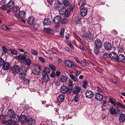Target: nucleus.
I'll return each instance as SVG.
<instances>
[{
  "instance_id": "1",
  "label": "nucleus",
  "mask_w": 125,
  "mask_h": 125,
  "mask_svg": "<svg viewBox=\"0 0 125 125\" xmlns=\"http://www.w3.org/2000/svg\"><path fill=\"white\" fill-rule=\"evenodd\" d=\"M61 21V18L60 16H57L54 18L53 20V22L55 24L56 27H57L59 26V24Z\"/></svg>"
},
{
  "instance_id": "2",
  "label": "nucleus",
  "mask_w": 125,
  "mask_h": 125,
  "mask_svg": "<svg viewBox=\"0 0 125 125\" xmlns=\"http://www.w3.org/2000/svg\"><path fill=\"white\" fill-rule=\"evenodd\" d=\"M14 115L11 118V124H15L19 122V116L17 114Z\"/></svg>"
},
{
  "instance_id": "3",
  "label": "nucleus",
  "mask_w": 125,
  "mask_h": 125,
  "mask_svg": "<svg viewBox=\"0 0 125 125\" xmlns=\"http://www.w3.org/2000/svg\"><path fill=\"white\" fill-rule=\"evenodd\" d=\"M40 66L36 65L34 67V69L32 70V73L36 75H39L40 73Z\"/></svg>"
},
{
  "instance_id": "4",
  "label": "nucleus",
  "mask_w": 125,
  "mask_h": 125,
  "mask_svg": "<svg viewBox=\"0 0 125 125\" xmlns=\"http://www.w3.org/2000/svg\"><path fill=\"white\" fill-rule=\"evenodd\" d=\"M125 60V57L123 54H120L117 56L116 61L121 63H123Z\"/></svg>"
},
{
  "instance_id": "5",
  "label": "nucleus",
  "mask_w": 125,
  "mask_h": 125,
  "mask_svg": "<svg viewBox=\"0 0 125 125\" xmlns=\"http://www.w3.org/2000/svg\"><path fill=\"white\" fill-rule=\"evenodd\" d=\"M16 16L19 19H23L26 17L25 12L24 11H20L19 12V13L16 15Z\"/></svg>"
},
{
  "instance_id": "6",
  "label": "nucleus",
  "mask_w": 125,
  "mask_h": 125,
  "mask_svg": "<svg viewBox=\"0 0 125 125\" xmlns=\"http://www.w3.org/2000/svg\"><path fill=\"white\" fill-rule=\"evenodd\" d=\"M69 90V88L65 85H63L61 87L60 91L61 93L64 94L68 92Z\"/></svg>"
},
{
  "instance_id": "7",
  "label": "nucleus",
  "mask_w": 125,
  "mask_h": 125,
  "mask_svg": "<svg viewBox=\"0 0 125 125\" xmlns=\"http://www.w3.org/2000/svg\"><path fill=\"white\" fill-rule=\"evenodd\" d=\"M94 43L95 47L97 48H100L102 46V41L99 39L95 40Z\"/></svg>"
},
{
  "instance_id": "8",
  "label": "nucleus",
  "mask_w": 125,
  "mask_h": 125,
  "mask_svg": "<svg viewBox=\"0 0 125 125\" xmlns=\"http://www.w3.org/2000/svg\"><path fill=\"white\" fill-rule=\"evenodd\" d=\"M64 62L65 65L68 67L72 68L74 66V65L71 61L68 60H64Z\"/></svg>"
},
{
  "instance_id": "9",
  "label": "nucleus",
  "mask_w": 125,
  "mask_h": 125,
  "mask_svg": "<svg viewBox=\"0 0 125 125\" xmlns=\"http://www.w3.org/2000/svg\"><path fill=\"white\" fill-rule=\"evenodd\" d=\"M80 14L83 17L85 16L87 13V10L86 8L85 7L80 8Z\"/></svg>"
},
{
  "instance_id": "10",
  "label": "nucleus",
  "mask_w": 125,
  "mask_h": 125,
  "mask_svg": "<svg viewBox=\"0 0 125 125\" xmlns=\"http://www.w3.org/2000/svg\"><path fill=\"white\" fill-rule=\"evenodd\" d=\"M27 120L26 116L24 115H21L19 117V121L22 123H24L26 121L27 122Z\"/></svg>"
},
{
  "instance_id": "11",
  "label": "nucleus",
  "mask_w": 125,
  "mask_h": 125,
  "mask_svg": "<svg viewBox=\"0 0 125 125\" xmlns=\"http://www.w3.org/2000/svg\"><path fill=\"white\" fill-rule=\"evenodd\" d=\"M81 91V88L78 86H76L74 87L72 91L73 94H77Z\"/></svg>"
},
{
  "instance_id": "12",
  "label": "nucleus",
  "mask_w": 125,
  "mask_h": 125,
  "mask_svg": "<svg viewBox=\"0 0 125 125\" xmlns=\"http://www.w3.org/2000/svg\"><path fill=\"white\" fill-rule=\"evenodd\" d=\"M119 110L118 109L116 110L115 108H114L113 107H111L109 109L110 114L112 115L116 114L118 113Z\"/></svg>"
},
{
  "instance_id": "13",
  "label": "nucleus",
  "mask_w": 125,
  "mask_h": 125,
  "mask_svg": "<svg viewBox=\"0 0 125 125\" xmlns=\"http://www.w3.org/2000/svg\"><path fill=\"white\" fill-rule=\"evenodd\" d=\"M20 69L19 67L17 65H15L12 69V72L15 74L19 72Z\"/></svg>"
},
{
  "instance_id": "14",
  "label": "nucleus",
  "mask_w": 125,
  "mask_h": 125,
  "mask_svg": "<svg viewBox=\"0 0 125 125\" xmlns=\"http://www.w3.org/2000/svg\"><path fill=\"white\" fill-rule=\"evenodd\" d=\"M95 99L98 101H101L103 100V95L100 93H97L95 95Z\"/></svg>"
},
{
  "instance_id": "15",
  "label": "nucleus",
  "mask_w": 125,
  "mask_h": 125,
  "mask_svg": "<svg viewBox=\"0 0 125 125\" xmlns=\"http://www.w3.org/2000/svg\"><path fill=\"white\" fill-rule=\"evenodd\" d=\"M14 114L15 112L13 110L9 109L7 112L6 115L8 117H11Z\"/></svg>"
},
{
  "instance_id": "16",
  "label": "nucleus",
  "mask_w": 125,
  "mask_h": 125,
  "mask_svg": "<svg viewBox=\"0 0 125 125\" xmlns=\"http://www.w3.org/2000/svg\"><path fill=\"white\" fill-rule=\"evenodd\" d=\"M104 46L105 49L107 50H109L111 49L112 47L110 43L108 42H105Z\"/></svg>"
},
{
  "instance_id": "17",
  "label": "nucleus",
  "mask_w": 125,
  "mask_h": 125,
  "mask_svg": "<svg viewBox=\"0 0 125 125\" xmlns=\"http://www.w3.org/2000/svg\"><path fill=\"white\" fill-rule=\"evenodd\" d=\"M85 95L87 98H90L93 97L94 95V94L91 91H87L86 92Z\"/></svg>"
},
{
  "instance_id": "18",
  "label": "nucleus",
  "mask_w": 125,
  "mask_h": 125,
  "mask_svg": "<svg viewBox=\"0 0 125 125\" xmlns=\"http://www.w3.org/2000/svg\"><path fill=\"white\" fill-rule=\"evenodd\" d=\"M42 80L43 82L46 83L49 80L48 76L47 74H44L43 73L42 74Z\"/></svg>"
},
{
  "instance_id": "19",
  "label": "nucleus",
  "mask_w": 125,
  "mask_h": 125,
  "mask_svg": "<svg viewBox=\"0 0 125 125\" xmlns=\"http://www.w3.org/2000/svg\"><path fill=\"white\" fill-rule=\"evenodd\" d=\"M64 97L63 95L61 94L57 98V102L59 103H61L64 100Z\"/></svg>"
},
{
  "instance_id": "20",
  "label": "nucleus",
  "mask_w": 125,
  "mask_h": 125,
  "mask_svg": "<svg viewBox=\"0 0 125 125\" xmlns=\"http://www.w3.org/2000/svg\"><path fill=\"white\" fill-rule=\"evenodd\" d=\"M2 69L4 70H8L10 67V64L7 62H5L3 65Z\"/></svg>"
},
{
  "instance_id": "21",
  "label": "nucleus",
  "mask_w": 125,
  "mask_h": 125,
  "mask_svg": "<svg viewBox=\"0 0 125 125\" xmlns=\"http://www.w3.org/2000/svg\"><path fill=\"white\" fill-rule=\"evenodd\" d=\"M109 57L112 59L116 60L117 55L116 53L115 52H111L109 54Z\"/></svg>"
},
{
  "instance_id": "22",
  "label": "nucleus",
  "mask_w": 125,
  "mask_h": 125,
  "mask_svg": "<svg viewBox=\"0 0 125 125\" xmlns=\"http://www.w3.org/2000/svg\"><path fill=\"white\" fill-rule=\"evenodd\" d=\"M81 19L80 17L76 16L74 18V22L75 23L77 24H81Z\"/></svg>"
},
{
  "instance_id": "23",
  "label": "nucleus",
  "mask_w": 125,
  "mask_h": 125,
  "mask_svg": "<svg viewBox=\"0 0 125 125\" xmlns=\"http://www.w3.org/2000/svg\"><path fill=\"white\" fill-rule=\"evenodd\" d=\"M125 120V115L121 114L119 116V121L121 122H123Z\"/></svg>"
},
{
  "instance_id": "24",
  "label": "nucleus",
  "mask_w": 125,
  "mask_h": 125,
  "mask_svg": "<svg viewBox=\"0 0 125 125\" xmlns=\"http://www.w3.org/2000/svg\"><path fill=\"white\" fill-rule=\"evenodd\" d=\"M43 24L44 25H49L51 24V20L49 18H46L43 21Z\"/></svg>"
},
{
  "instance_id": "25",
  "label": "nucleus",
  "mask_w": 125,
  "mask_h": 125,
  "mask_svg": "<svg viewBox=\"0 0 125 125\" xmlns=\"http://www.w3.org/2000/svg\"><path fill=\"white\" fill-rule=\"evenodd\" d=\"M58 10L60 14L63 15L64 13V12H65L66 10L65 8L63 6H62Z\"/></svg>"
},
{
  "instance_id": "26",
  "label": "nucleus",
  "mask_w": 125,
  "mask_h": 125,
  "mask_svg": "<svg viewBox=\"0 0 125 125\" xmlns=\"http://www.w3.org/2000/svg\"><path fill=\"white\" fill-rule=\"evenodd\" d=\"M35 21L34 18L32 17H30L28 19V22L29 24L30 25L32 24Z\"/></svg>"
},
{
  "instance_id": "27",
  "label": "nucleus",
  "mask_w": 125,
  "mask_h": 125,
  "mask_svg": "<svg viewBox=\"0 0 125 125\" xmlns=\"http://www.w3.org/2000/svg\"><path fill=\"white\" fill-rule=\"evenodd\" d=\"M14 3L12 1H10L8 3V7L10 9H13V7L14 6Z\"/></svg>"
},
{
  "instance_id": "28",
  "label": "nucleus",
  "mask_w": 125,
  "mask_h": 125,
  "mask_svg": "<svg viewBox=\"0 0 125 125\" xmlns=\"http://www.w3.org/2000/svg\"><path fill=\"white\" fill-rule=\"evenodd\" d=\"M55 85L57 86L62 85V82L60 80V79H58L56 80L54 82Z\"/></svg>"
},
{
  "instance_id": "29",
  "label": "nucleus",
  "mask_w": 125,
  "mask_h": 125,
  "mask_svg": "<svg viewBox=\"0 0 125 125\" xmlns=\"http://www.w3.org/2000/svg\"><path fill=\"white\" fill-rule=\"evenodd\" d=\"M50 71V69L49 68L46 67L45 68L43 71L42 74L43 73L44 74H47L49 73Z\"/></svg>"
},
{
  "instance_id": "30",
  "label": "nucleus",
  "mask_w": 125,
  "mask_h": 125,
  "mask_svg": "<svg viewBox=\"0 0 125 125\" xmlns=\"http://www.w3.org/2000/svg\"><path fill=\"white\" fill-rule=\"evenodd\" d=\"M26 58V56L24 55H19L16 56V58L19 60H24Z\"/></svg>"
},
{
  "instance_id": "31",
  "label": "nucleus",
  "mask_w": 125,
  "mask_h": 125,
  "mask_svg": "<svg viewBox=\"0 0 125 125\" xmlns=\"http://www.w3.org/2000/svg\"><path fill=\"white\" fill-rule=\"evenodd\" d=\"M67 77L64 75L62 76L60 79L62 82L63 83L67 81Z\"/></svg>"
},
{
  "instance_id": "32",
  "label": "nucleus",
  "mask_w": 125,
  "mask_h": 125,
  "mask_svg": "<svg viewBox=\"0 0 125 125\" xmlns=\"http://www.w3.org/2000/svg\"><path fill=\"white\" fill-rule=\"evenodd\" d=\"M27 122L34 125L35 124V120L33 118H30L29 120H27Z\"/></svg>"
},
{
  "instance_id": "33",
  "label": "nucleus",
  "mask_w": 125,
  "mask_h": 125,
  "mask_svg": "<svg viewBox=\"0 0 125 125\" xmlns=\"http://www.w3.org/2000/svg\"><path fill=\"white\" fill-rule=\"evenodd\" d=\"M116 105L119 107L125 109V105H123L119 102H117L116 103Z\"/></svg>"
},
{
  "instance_id": "34",
  "label": "nucleus",
  "mask_w": 125,
  "mask_h": 125,
  "mask_svg": "<svg viewBox=\"0 0 125 125\" xmlns=\"http://www.w3.org/2000/svg\"><path fill=\"white\" fill-rule=\"evenodd\" d=\"M25 73H19V76L20 78L21 79H23L25 78Z\"/></svg>"
},
{
  "instance_id": "35",
  "label": "nucleus",
  "mask_w": 125,
  "mask_h": 125,
  "mask_svg": "<svg viewBox=\"0 0 125 125\" xmlns=\"http://www.w3.org/2000/svg\"><path fill=\"white\" fill-rule=\"evenodd\" d=\"M99 48H100L96 47L94 48V52L96 54L98 55L99 54Z\"/></svg>"
},
{
  "instance_id": "36",
  "label": "nucleus",
  "mask_w": 125,
  "mask_h": 125,
  "mask_svg": "<svg viewBox=\"0 0 125 125\" xmlns=\"http://www.w3.org/2000/svg\"><path fill=\"white\" fill-rule=\"evenodd\" d=\"M20 70L22 71L23 73H25L27 71L26 68L24 66H21L20 67Z\"/></svg>"
},
{
  "instance_id": "37",
  "label": "nucleus",
  "mask_w": 125,
  "mask_h": 125,
  "mask_svg": "<svg viewBox=\"0 0 125 125\" xmlns=\"http://www.w3.org/2000/svg\"><path fill=\"white\" fill-rule=\"evenodd\" d=\"M70 13L69 10V9L65 11V12H64V13L63 14L64 16L66 17H68L70 15Z\"/></svg>"
},
{
  "instance_id": "38",
  "label": "nucleus",
  "mask_w": 125,
  "mask_h": 125,
  "mask_svg": "<svg viewBox=\"0 0 125 125\" xmlns=\"http://www.w3.org/2000/svg\"><path fill=\"white\" fill-rule=\"evenodd\" d=\"M8 51L10 52L11 53L14 54L16 55L17 54V52L14 49H9Z\"/></svg>"
},
{
  "instance_id": "39",
  "label": "nucleus",
  "mask_w": 125,
  "mask_h": 125,
  "mask_svg": "<svg viewBox=\"0 0 125 125\" xmlns=\"http://www.w3.org/2000/svg\"><path fill=\"white\" fill-rule=\"evenodd\" d=\"M81 32L83 33L86 32H87V29L84 26H82L81 29Z\"/></svg>"
},
{
  "instance_id": "40",
  "label": "nucleus",
  "mask_w": 125,
  "mask_h": 125,
  "mask_svg": "<svg viewBox=\"0 0 125 125\" xmlns=\"http://www.w3.org/2000/svg\"><path fill=\"white\" fill-rule=\"evenodd\" d=\"M63 3L64 6L66 7H67L69 4V2L68 0H66Z\"/></svg>"
},
{
  "instance_id": "41",
  "label": "nucleus",
  "mask_w": 125,
  "mask_h": 125,
  "mask_svg": "<svg viewBox=\"0 0 125 125\" xmlns=\"http://www.w3.org/2000/svg\"><path fill=\"white\" fill-rule=\"evenodd\" d=\"M118 52H122L123 51V46L122 45H120L118 47Z\"/></svg>"
},
{
  "instance_id": "42",
  "label": "nucleus",
  "mask_w": 125,
  "mask_h": 125,
  "mask_svg": "<svg viewBox=\"0 0 125 125\" xmlns=\"http://www.w3.org/2000/svg\"><path fill=\"white\" fill-rule=\"evenodd\" d=\"M25 62L28 65H30L31 64V61L29 59H26L25 60Z\"/></svg>"
},
{
  "instance_id": "43",
  "label": "nucleus",
  "mask_w": 125,
  "mask_h": 125,
  "mask_svg": "<svg viewBox=\"0 0 125 125\" xmlns=\"http://www.w3.org/2000/svg\"><path fill=\"white\" fill-rule=\"evenodd\" d=\"M60 4H60L58 3V4L55 3L54 5V7L55 8V9L56 10H58L61 7L60 6Z\"/></svg>"
},
{
  "instance_id": "44",
  "label": "nucleus",
  "mask_w": 125,
  "mask_h": 125,
  "mask_svg": "<svg viewBox=\"0 0 125 125\" xmlns=\"http://www.w3.org/2000/svg\"><path fill=\"white\" fill-rule=\"evenodd\" d=\"M68 22V19L66 18H64L62 20V23L63 24H66Z\"/></svg>"
},
{
  "instance_id": "45",
  "label": "nucleus",
  "mask_w": 125,
  "mask_h": 125,
  "mask_svg": "<svg viewBox=\"0 0 125 125\" xmlns=\"http://www.w3.org/2000/svg\"><path fill=\"white\" fill-rule=\"evenodd\" d=\"M13 10L15 12H17L19 10V8L18 6H16L13 7Z\"/></svg>"
},
{
  "instance_id": "46",
  "label": "nucleus",
  "mask_w": 125,
  "mask_h": 125,
  "mask_svg": "<svg viewBox=\"0 0 125 125\" xmlns=\"http://www.w3.org/2000/svg\"><path fill=\"white\" fill-rule=\"evenodd\" d=\"M88 83L87 81L86 80L84 81L83 83V84L82 85V87L84 89H85L86 88V85Z\"/></svg>"
},
{
  "instance_id": "47",
  "label": "nucleus",
  "mask_w": 125,
  "mask_h": 125,
  "mask_svg": "<svg viewBox=\"0 0 125 125\" xmlns=\"http://www.w3.org/2000/svg\"><path fill=\"white\" fill-rule=\"evenodd\" d=\"M110 101L111 104L114 106H115L116 104V103L115 101L113 99L111 98L110 99Z\"/></svg>"
},
{
  "instance_id": "48",
  "label": "nucleus",
  "mask_w": 125,
  "mask_h": 125,
  "mask_svg": "<svg viewBox=\"0 0 125 125\" xmlns=\"http://www.w3.org/2000/svg\"><path fill=\"white\" fill-rule=\"evenodd\" d=\"M31 53L34 55H37L38 54V52L36 51L33 50L31 51Z\"/></svg>"
},
{
  "instance_id": "49",
  "label": "nucleus",
  "mask_w": 125,
  "mask_h": 125,
  "mask_svg": "<svg viewBox=\"0 0 125 125\" xmlns=\"http://www.w3.org/2000/svg\"><path fill=\"white\" fill-rule=\"evenodd\" d=\"M79 97V95L77 94L75 96L74 101L75 102H77L78 101Z\"/></svg>"
},
{
  "instance_id": "50",
  "label": "nucleus",
  "mask_w": 125,
  "mask_h": 125,
  "mask_svg": "<svg viewBox=\"0 0 125 125\" xmlns=\"http://www.w3.org/2000/svg\"><path fill=\"white\" fill-rule=\"evenodd\" d=\"M2 28L4 30H10L11 29L10 28H8L5 25H3L2 26Z\"/></svg>"
},
{
  "instance_id": "51",
  "label": "nucleus",
  "mask_w": 125,
  "mask_h": 125,
  "mask_svg": "<svg viewBox=\"0 0 125 125\" xmlns=\"http://www.w3.org/2000/svg\"><path fill=\"white\" fill-rule=\"evenodd\" d=\"M70 77L74 81H76L77 80V78L75 77L74 75L73 74H71L70 75Z\"/></svg>"
},
{
  "instance_id": "52",
  "label": "nucleus",
  "mask_w": 125,
  "mask_h": 125,
  "mask_svg": "<svg viewBox=\"0 0 125 125\" xmlns=\"http://www.w3.org/2000/svg\"><path fill=\"white\" fill-rule=\"evenodd\" d=\"M64 32V30L63 29H61L60 33V35L62 38H63L64 37L63 33Z\"/></svg>"
},
{
  "instance_id": "53",
  "label": "nucleus",
  "mask_w": 125,
  "mask_h": 125,
  "mask_svg": "<svg viewBox=\"0 0 125 125\" xmlns=\"http://www.w3.org/2000/svg\"><path fill=\"white\" fill-rule=\"evenodd\" d=\"M86 3V1L85 0H83L82 1V3L80 7V8H83V7L84 6Z\"/></svg>"
},
{
  "instance_id": "54",
  "label": "nucleus",
  "mask_w": 125,
  "mask_h": 125,
  "mask_svg": "<svg viewBox=\"0 0 125 125\" xmlns=\"http://www.w3.org/2000/svg\"><path fill=\"white\" fill-rule=\"evenodd\" d=\"M3 59L1 58H0V66H2L3 65L4 63Z\"/></svg>"
},
{
  "instance_id": "55",
  "label": "nucleus",
  "mask_w": 125,
  "mask_h": 125,
  "mask_svg": "<svg viewBox=\"0 0 125 125\" xmlns=\"http://www.w3.org/2000/svg\"><path fill=\"white\" fill-rule=\"evenodd\" d=\"M49 67L53 71H55L56 69L55 67L52 65H49Z\"/></svg>"
},
{
  "instance_id": "56",
  "label": "nucleus",
  "mask_w": 125,
  "mask_h": 125,
  "mask_svg": "<svg viewBox=\"0 0 125 125\" xmlns=\"http://www.w3.org/2000/svg\"><path fill=\"white\" fill-rule=\"evenodd\" d=\"M88 34L87 33V32H86L83 33L82 34V36L83 37L86 38L87 37Z\"/></svg>"
},
{
  "instance_id": "57",
  "label": "nucleus",
  "mask_w": 125,
  "mask_h": 125,
  "mask_svg": "<svg viewBox=\"0 0 125 125\" xmlns=\"http://www.w3.org/2000/svg\"><path fill=\"white\" fill-rule=\"evenodd\" d=\"M30 80L28 79H25L24 81V83L26 85H28L29 84Z\"/></svg>"
},
{
  "instance_id": "58",
  "label": "nucleus",
  "mask_w": 125,
  "mask_h": 125,
  "mask_svg": "<svg viewBox=\"0 0 125 125\" xmlns=\"http://www.w3.org/2000/svg\"><path fill=\"white\" fill-rule=\"evenodd\" d=\"M73 81L72 80H70L69 81V87H71L72 88L73 87Z\"/></svg>"
},
{
  "instance_id": "59",
  "label": "nucleus",
  "mask_w": 125,
  "mask_h": 125,
  "mask_svg": "<svg viewBox=\"0 0 125 125\" xmlns=\"http://www.w3.org/2000/svg\"><path fill=\"white\" fill-rule=\"evenodd\" d=\"M43 30L45 31H47V32L48 33H50V32H49L50 31H51L52 29H48L47 28H44L43 29Z\"/></svg>"
},
{
  "instance_id": "60",
  "label": "nucleus",
  "mask_w": 125,
  "mask_h": 125,
  "mask_svg": "<svg viewBox=\"0 0 125 125\" xmlns=\"http://www.w3.org/2000/svg\"><path fill=\"white\" fill-rule=\"evenodd\" d=\"M66 0H57L58 3L60 4H62Z\"/></svg>"
},
{
  "instance_id": "61",
  "label": "nucleus",
  "mask_w": 125,
  "mask_h": 125,
  "mask_svg": "<svg viewBox=\"0 0 125 125\" xmlns=\"http://www.w3.org/2000/svg\"><path fill=\"white\" fill-rule=\"evenodd\" d=\"M2 50L3 52L5 53L7 52V48L3 46L2 47Z\"/></svg>"
},
{
  "instance_id": "62",
  "label": "nucleus",
  "mask_w": 125,
  "mask_h": 125,
  "mask_svg": "<svg viewBox=\"0 0 125 125\" xmlns=\"http://www.w3.org/2000/svg\"><path fill=\"white\" fill-rule=\"evenodd\" d=\"M79 63H80L81 65L83 66H85L86 65V63L83 62L82 61L81 62H80Z\"/></svg>"
},
{
  "instance_id": "63",
  "label": "nucleus",
  "mask_w": 125,
  "mask_h": 125,
  "mask_svg": "<svg viewBox=\"0 0 125 125\" xmlns=\"http://www.w3.org/2000/svg\"><path fill=\"white\" fill-rule=\"evenodd\" d=\"M39 59L40 61L43 62H45L44 59L41 57H39Z\"/></svg>"
},
{
  "instance_id": "64",
  "label": "nucleus",
  "mask_w": 125,
  "mask_h": 125,
  "mask_svg": "<svg viewBox=\"0 0 125 125\" xmlns=\"http://www.w3.org/2000/svg\"><path fill=\"white\" fill-rule=\"evenodd\" d=\"M39 24L37 23H35L33 25V27L34 28L37 29L39 27Z\"/></svg>"
}]
</instances>
